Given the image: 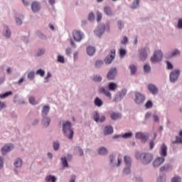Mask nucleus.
<instances>
[{"label":"nucleus","mask_w":182,"mask_h":182,"mask_svg":"<svg viewBox=\"0 0 182 182\" xmlns=\"http://www.w3.org/2000/svg\"><path fill=\"white\" fill-rule=\"evenodd\" d=\"M63 132L65 137H68L70 140L73 139L75 132H73V129H72V123H70V122L67 121L63 124Z\"/></svg>","instance_id":"obj_1"},{"label":"nucleus","mask_w":182,"mask_h":182,"mask_svg":"<svg viewBox=\"0 0 182 182\" xmlns=\"http://www.w3.org/2000/svg\"><path fill=\"white\" fill-rule=\"evenodd\" d=\"M161 59H163V53L161 50H156L151 58V63H156V62H161Z\"/></svg>","instance_id":"obj_2"},{"label":"nucleus","mask_w":182,"mask_h":182,"mask_svg":"<svg viewBox=\"0 0 182 182\" xmlns=\"http://www.w3.org/2000/svg\"><path fill=\"white\" fill-rule=\"evenodd\" d=\"M140 158L143 160L144 164H149L153 161V154L150 153L141 154Z\"/></svg>","instance_id":"obj_3"},{"label":"nucleus","mask_w":182,"mask_h":182,"mask_svg":"<svg viewBox=\"0 0 182 182\" xmlns=\"http://www.w3.org/2000/svg\"><path fill=\"white\" fill-rule=\"evenodd\" d=\"M116 56V50L115 49H112L110 51V55H107L105 59V63L107 65H109L110 63H112V62H113V59H114Z\"/></svg>","instance_id":"obj_4"},{"label":"nucleus","mask_w":182,"mask_h":182,"mask_svg":"<svg viewBox=\"0 0 182 182\" xmlns=\"http://www.w3.org/2000/svg\"><path fill=\"white\" fill-rule=\"evenodd\" d=\"M73 36L76 42H80L83 39V33L79 30H74L73 31Z\"/></svg>","instance_id":"obj_5"},{"label":"nucleus","mask_w":182,"mask_h":182,"mask_svg":"<svg viewBox=\"0 0 182 182\" xmlns=\"http://www.w3.org/2000/svg\"><path fill=\"white\" fill-rule=\"evenodd\" d=\"M178 76H180V70H176L172 71L169 75L170 81L172 83H174V82H176L177 79H178Z\"/></svg>","instance_id":"obj_6"},{"label":"nucleus","mask_w":182,"mask_h":182,"mask_svg":"<svg viewBox=\"0 0 182 182\" xmlns=\"http://www.w3.org/2000/svg\"><path fill=\"white\" fill-rule=\"evenodd\" d=\"M146 100L144 95L141 94L140 92H136L135 93V103L136 105H141Z\"/></svg>","instance_id":"obj_7"},{"label":"nucleus","mask_w":182,"mask_h":182,"mask_svg":"<svg viewBox=\"0 0 182 182\" xmlns=\"http://www.w3.org/2000/svg\"><path fill=\"white\" fill-rule=\"evenodd\" d=\"M135 139H140L143 143H146L149 139V134L137 132L135 135Z\"/></svg>","instance_id":"obj_8"},{"label":"nucleus","mask_w":182,"mask_h":182,"mask_svg":"<svg viewBox=\"0 0 182 182\" xmlns=\"http://www.w3.org/2000/svg\"><path fill=\"white\" fill-rule=\"evenodd\" d=\"M117 73V70L116 68H112L107 75V78L108 80H113L114 77H116V75Z\"/></svg>","instance_id":"obj_9"},{"label":"nucleus","mask_w":182,"mask_h":182,"mask_svg":"<svg viewBox=\"0 0 182 182\" xmlns=\"http://www.w3.org/2000/svg\"><path fill=\"white\" fill-rule=\"evenodd\" d=\"M14 147V144H12L4 145L1 149L2 154H6V153H8V151H11V150H12Z\"/></svg>","instance_id":"obj_10"},{"label":"nucleus","mask_w":182,"mask_h":182,"mask_svg":"<svg viewBox=\"0 0 182 182\" xmlns=\"http://www.w3.org/2000/svg\"><path fill=\"white\" fill-rule=\"evenodd\" d=\"M164 158L163 157H157L154 161V167H159L161 166L164 163Z\"/></svg>","instance_id":"obj_11"},{"label":"nucleus","mask_w":182,"mask_h":182,"mask_svg":"<svg viewBox=\"0 0 182 182\" xmlns=\"http://www.w3.org/2000/svg\"><path fill=\"white\" fill-rule=\"evenodd\" d=\"M148 90H149L150 93H152V95H157V93H159V89L153 84L148 85Z\"/></svg>","instance_id":"obj_12"},{"label":"nucleus","mask_w":182,"mask_h":182,"mask_svg":"<svg viewBox=\"0 0 182 182\" xmlns=\"http://www.w3.org/2000/svg\"><path fill=\"white\" fill-rule=\"evenodd\" d=\"M105 26L102 25L101 26L97 27V28L95 31V34L97 35V36H102L105 32Z\"/></svg>","instance_id":"obj_13"},{"label":"nucleus","mask_w":182,"mask_h":182,"mask_svg":"<svg viewBox=\"0 0 182 182\" xmlns=\"http://www.w3.org/2000/svg\"><path fill=\"white\" fill-rule=\"evenodd\" d=\"M140 60H146L147 59V48H142L140 50Z\"/></svg>","instance_id":"obj_14"},{"label":"nucleus","mask_w":182,"mask_h":182,"mask_svg":"<svg viewBox=\"0 0 182 182\" xmlns=\"http://www.w3.org/2000/svg\"><path fill=\"white\" fill-rule=\"evenodd\" d=\"M159 154L163 158H164V157H166V156H167V146H166V144H162V145L161 146V151L159 152Z\"/></svg>","instance_id":"obj_15"},{"label":"nucleus","mask_w":182,"mask_h":182,"mask_svg":"<svg viewBox=\"0 0 182 182\" xmlns=\"http://www.w3.org/2000/svg\"><path fill=\"white\" fill-rule=\"evenodd\" d=\"M41 9V4L36 1H33L31 4V10L33 12H39Z\"/></svg>","instance_id":"obj_16"},{"label":"nucleus","mask_w":182,"mask_h":182,"mask_svg":"<svg viewBox=\"0 0 182 182\" xmlns=\"http://www.w3.org/2000/svg\"><path fill=\"white\" fill-rule=\"evenodd\" d=\"M99 92H100V93H103V95L107 96V97L112 99V93H110V92L109 90H106V88H105L103 87H100L99 89Z\"/></svg>","instance_id":"obj_17"},{"label":"nucleus","mask_w":182,"mask_h":182,"mask_svg":"<svg viewBox=\"0 0 182 182\" xmlns=\"http://www.w3.org/2000/svg\"><path fill=\"white\" fill-rule=\"evenodd\" d=\"M113 133V127L111 126H106L104 129V134L106 136L107 134H112Z\"/></svg>","instance_id":"obj_18"},{"label":"nucleus","mask_w":182,"mask_h":182,"mask_svg":"<svg viewBox=\"0 0 182 182\" xmlns=\"http://www.w3.org/2000/svg\"><path fill=\"white\" fill-rule=\"evenodd\" d=\"M132 132L125 133L123 135H115L113 136V139H119V137H123L124 139H129V137H132Z\"/></svg>","instance_id":"obj_19"},{"label":"nucleus","mask_w":182,"mask_h":182,"mask_svg":"<svg viewBox=\"0 0 182 182\" xmlns=\"http://www.w3.org/2000/svg\"><path fill=\"white\" fill-rule=\"evenodd\" d=\"M124 164L127 166L130 167V166H132V158H130V156H125L124 157Z\"/></svg>","instance_id":"obj_20"},{"label":"nucleus","mask_w":182,"mask_h":182,"mask_svg":"<svg viewBox=\"0 0 182 182\" xmlns=\"http://www.w3.org/2000/svg\"><path fill=\"white\" fill-rule=\"evenodd\" d=\"M94 103L97 107H101V106H103V101H102L99 97H95Z\"/></svg>","instance_id":"obj_21"},{"label":"nucleus","mask_w":182,"mask_h":182,"mask_svg":"<svg viewBox=\"0 0 182 182\" xmlns=\"http://www.w3.org/2000/svg\"><path fill=\"white\" fill-rule=\"evenodd\" d=\"M46 182H56V176L48 175L45 178Z\"/></svg>","instance_id":"obj_22"},{"label":"nucleus","mask_w":182,"mask_h":182,"mask_svg":"<svg viewBox=\"0 0 182 182\" xmlns=\"http://www.w3.org/2000/svg\"><path fill=\"white\" fill-rule=\"evenodd\" d=\"M109 90H111V92H114L116 89H117V84L114 82H109L108 85Z\"/></svg>","instance_id":"obj_23"},{"label":"nucleus","mask_w":182,"mask_h":182,"mask_svg":"<svg viewBox=\"0 0 182 182\" xmlns=\"http://www.w3.org/2000/svg\"><path fill=\"white\" fill-rule=\"evenodd\" d=\"M104 12L108 16H112L113 15V12L112 11V9L109 6L104 7Z\"/></svg>","instance_id":"obj_24"},{"label":"nucleus","mask_w":182,"mask_h":182,"mask_svg":"<svg viewBox=\"0 0 182 182\" xmlns=\"http://www.w3.org/2000/svg\"><path fill=\"white\" fill-rule=\"evenodd\" d=\"M122 117V114L120 113L112 112L111 114L112 120H117V119H120Z\"/></svg>","instance_id":"obj_25"},{"label":"nucleus","mask_w":182,"mask_h":182,"mask_svg":"<svg viewBox=\"0 0 182 182\" xmlns=\"http://www.w3.org/2000/svg\"><path fill=\"white\" fill-rule=\"evenodd\" d=\"M96 51V50L95 49V48L93 47H88L87 48V55H89L90 56H92V55H95V52Z\"/></svg>","instance_id":"obj_26"},{"label":"nucleus","mask_w":182,"mask_h":182,"mask_svg":"<svg viewBox=\"0 0 182 182\" xmlns=\"http://www.w3.org/2000/svg\"><path fill=\"white\" fill-rule=\"evenodd\" d=\"M50 124V118H49V117H44L43 119V126H45L46 127H48V126H49Z\"/></svg>","instance_id":"obj_27"},{"label":"nucleus","mask_w":182,"mask_h":182,"mask_svg":"<svg viewBox=\"0 0 182 182\" xmlns=\"http://www.w3.org/2000/svg\"><path fill=\"white\" fill-rule=\"evenodd\" d=\"M107 153V149H106V147L102 146L100 148V149L98 150V154H101L102 156L106 155Z\"/></svg>","instance_id":"obj_28"},{"label":"nucleus","mask_w":182,"mask_h":182,"mask_svg":"<svg viewBox=\"0 0 182 182\" xmlns=\"http://www.w3.org/2000/svg\"><path fill=\"white\" fill-rule=\"evenodd\" d=\"M100 119V115L99 114V112L95 111L93 114V120L94 122H96V123H98L99 120Z\"/></svg>","instance_id":"obj_29"},{"label":"nucleus","mask_w":182,"mask_h":182,"mask_svg":"<svg viewBox=\"0 0 182 182\" xmlns=\"http://www.w3.org/2000/svg\"><path fill=\"white\" fill-rule=\"evenodd\" d=\"M129 70L131 72V75H134L136 72H137V68L134 65H131L129 66Z\"/></svg>","instance_id":"obj_30"},{"label":"nucleus","mask_w":182,"mask_h":182,"mask_svg":"<svg viewBox=\"0 0 182 182\" xmlns=\"http://www.w3.org/2000/svg\"><path fill=\"white\" fill-rule=\"evenodd\" d=\"M14 166L15 167H21V166H22V159H17L15 161H14Z\"/></svg>","instance_id":"obj_31"},{"label":"nucleus","mask_w":182,"mask_h":182,"mask_svg":"<svg viewBox=\"0 0 182 182\" xmlns=\"http://www.w3.org/2000/svg\"><path fill=\"white\" fill-rule=\"evenodd\" d=\"M140 0H134L132 5L131 6L132 9H136L138 8Z\"/></svg>","instance_id":"obj_32"},{"label":"nucleus","mask_w":182,"mask_h":182,"mask_svg":"<svg viewBox=\"0 0 182 182\" xmlns=\"http://www.w3.org/2000/svg\"><path fill=\"white\" fill-rule=\"evenodd\" d=\"M12 95V92L9 91L5 92L4 94H0V99H5V97H8Z\"/></svg>","instance_id":"obj_33"},{"label":"nucleus","mask_w":182,"mask_h":182,"mask_svg":"<svg viewBox=\"0 0 182 182\" xmlns=\"http://www.w3.org/2000/svg\"><path fill=\"white\" fill-rule=\"evenodd\" d=\"M49 113V107L48 106H44L42 111L43 116H46Z\"/></svg>","instance_id":"obj_34"},{"label":"nucleus","mask_w":182,"mask_h":182,"mask_svg":"<svg viewBox=\"0 0 182 182\" xmlns=\"http://www.w3.org/2000/svg\"><path fill=\"white\" fill-rule=\"evenodd\" d=\"M75 151L78 152L80 156H83V149H81L80 146H77L75 148Z\"/></svg>","instance_id":"obj_35"},{"label":"nucleus","mask_w":182,"mask_h":182,"mask_svg":"<svg viewBox=\"0 0 182 182\" xmlns=\"http://www.w3.org/2000/svg\"><path fill=\"white\" fill-rule=\"evenodd\" d=\"M176 141H172L173 144H182V139L179 136H176Z\"/></svg>","instance_id":"obj_36"},{"label":"nucleus","mask_w":182,"mask_h":182,"mask_svg":"<svg viewBox=\"0 0 182 182\" xmlns=\"http://www.w3.org/2000/svg\"><path fill=\"white\" fill-rule=\"evenodd\" d=\"M102 66H103V61L97 60L95 62V68H102Z\"/></svg>","instance_id":"obj_37"},{"label":"nucleus","mask_w":182,"mask_h":182,"mask_svg":"<svg viewBox=\"0 0 182 182\" xmlns=\"http://www.w3.org/2000/svg\"><path fill=\"white\" fill-rule=\"evenodd\" d=\"M36 75H39L41 77H43V76H45V71L42 69H39L36 71Z\"/></svg>","instance_id":"obj_38"},{"label":"nucleus","mask_w":182,"mask_h":182,"mask_svg":"<svg viewBox=\"0 0 182 182\" xmlns=\"http://www.w3.org/2000/svg\"><path fill=\"white\" fill-rule=\"evenodd\" d=\"M144 70L146 73H149V72L151 70L150 65H149V64H145L144 65Z\"/></svg>","instance_id":"obj_39"},{"label":"nucleus","mask_w":182,"mask_h":182,"mask_svg":"<svg viewBox=\"0 0 182 182\" xmlns=\"http://www.w3.org/2000/svg\"><path fill=\"white\" fill-rule=\"evenodd\" d=\"M102 18H103L102 13L97 11V22H100V21H102Z\"/></svg>","instance_id":"obj_40"},{"label":"nucleus","mask_w":182,"mask_h":182,"mask_svg":"<svg viewBox=\"0 0 182 182\" xmlns=\"http://www.w3.org/2000/svg\"><path fill=\"white\" fill-rule=\"evenodd\" d=\"M170 167L171 166L168 164L164 165V166L160 168V171H166L168 170V168H170Z\"/></svg>","instance_id":"obj_41"},{"label":"nucleus","mask_w":182,"mask_h":182,"mask_svg":"<svg viewBox=\"0 0 182 182\" xmlns=\"http://www.w3.org/2000/svg\"><path fill=\"white\" fill-rule=\"evenodd\" d=\"M117 26L119 30H122V29H123V28H124V23L123 22H122V21H118Z\"/></svg>","instance_id":"obj_42"},{"label":"nucleus","mask_w":182,"mask_h":182,"mask_svg":"<svg viewBox=\"0 0 182 182\" xmlns=\"http://www.w3.org/2000/svg\"><path fill=\"white\" fill-rule=\"evenodd\" d=\"M35 77V72L31 71L28 74V78L32 80Z\"/></svg>","instance_id":"obj_43"},{"label":"nucleus","mask_w":182,"mask_h":182,"mask_svg":"<svg viewBox=\"0 0 182 182\" xmlns=\"http://www.w3.org/2000/svg\"><path fill=\"white\" fill-rule=\"evenodd\" d=\"M145 107L146 109H151V107H153V102L151 101H148L146 104H145Z\"/></svg>","instance_id":"obj_44"},{"label":"nucleus","mask_w":182,"mask_h":182,"mask_svg":"<svg viewBox=\"0 0 182 182\" xmlns=\"http://www.w3.org/2000/svg\"><path fill=\"white\" fill-rule=\"evenodd\" d=\"M61 161L63 167H68V159H66V157L61 158Z\"/></svg>","instance_id":"obj_45"},{"label":"nucleus","mask_w":182,"mask_h":182,"mask_svg":"<svg viewBox=\"0 0 182 182\" xmlns=\"http://www.w3.org/2000/svg\"><path fill=\"white\" fill-rule=\"evenodd\" d=\"M181 178L179 176H174L171 179V182H181Z\"/></svg>","instance_id":"obj_46"},{"label":"nucleus","mask_w":182,"mask_h":182,"mask_svg":"<svg viewBox=\"0 0 182 182\" xmlns=\"http://www.w3.org/2000/svg\"><path fill=\"white\" fill-rule=\"evenodd\" d=\"M93 80L95 82H101L102 77L100 75H95V76H94Z\"/></svg>","instance_id":"obj_47"},{"label":"nucleus","mask_w":182,"mask_h":182,"mask_svg":"<svg viewBox=\"0 0 182 182\" xmlns=\"http://www.w3.org/2000/svg\"><path fill=\"white\" fill-rule=\"evenodd\" d=\"M177 55H180V51L177 49L174 50L172 53H171V57H174V56H177Z\"/></svg>","instance_id":"obj_48"},{"label":"nucleus","mask_w":182,"mask_h":182,"mask_svg":"<svg viewBox=\"0 0 182 182\" xmlns=\"http://www.w3.org/2000/svg\"><path fill=\"white\" fill-rule=\"evenodd\" d=\"M58 62H60V63H65V58H63V56L58 55Z\"/></svg>","instance_id":"obj_49"},{"label":"nucleus","mask_w":182,"mask_h":182,"mask_svg":"<svg viewBox=\"0 0 182 182\" xmlns=\"http://www.w3.org/2000/svg\"><path fill=\"white\" fill-rule=\"evenodd\" d=\"M124 174H130V166H127L124 171H123Z\"/></svg>","instance_id":"obj_50"},{"label":"nucleus","mask_w":182,"mask_h":182,"mask_svg":"<svg viewBox=\"0 0 182 182\" xmlns=\"http://www.w3.org/2000/svg\"><path fill=\"white\" fill-rule=\"evenodd\" d=\"M6 34L5 36L6 38H11V31H9V28H8V27L6 26Z\"/></svg>","instance_id":"obj_51"},{"label":"nucleus","mask_w":182,"mask_h":182,"mask_svg":"<svg viewBox=\"0 0 182 182\" xmlns=\"http://www.w3.org/2000/svg\"><path fill=\"white\" fill-rule=\"evenodd\" d=\"M124 55H126V50H123V49H119V56L121 58H123V56H124Z\"/></svg>","instance_id":"obj_52"},{"label":"nucleus","mask_w":182,"mask_h":182,"mask_svg":"<svg viewBox=\"0 0 182 182\" xmlns=\"http://www.w3.org/2000/svg\"><path fill=\"white\" fill-rule=\"evenodd\" d=\"M29 102H30L31 105H36V102L35 101V97H29Z\"/></svg>","instance_id":"obj_53"},{"label":"nucleus","mask_w":182,"mask_h":182,"mask_svg":"<svg viewBox=\"0 0 182 182\" xmlns=\"http://www.w3.org/2000/svg\"><path fill=\"white\" fill-rule=\"evenodd\" d=\"M166 65H167V69H168L169 70H173V64L171 63L168 61H166Z\"/></svg>","instance_id":"obj_54"},{"label":"nucleus","mask_w":182,"mask_h":182,"mask_svg":"<svg viewBox=\"0 0 182 182\" xmlns=\"http://www.w3.org/2000/svg\"><path fill=\"white\" fill-rule=\"evenodd\" d=\"M166 181V176L164 175L163 176H159L158 178V182H164Z\"/></svg>","instance_id":"obj_55"},{"label":"nucleus","mask_w":182,"mask_h":182,"mask_svg":"<svg viewBox=\"0 0 182 182\" xmlns=\"http://www.w3.org/2000/svg\"><path fill=\"white\" fill-rule=\"evenodd\" d=\"M49 77H52V74H50V73L48 72L47 73V76L45 77L46 82H49Z\"/></svg>","instance_id":"obj_56"},{"label":"nucleus","mask_w":182,"mask_h":182,"mask_svg":"<svg viewBox=\"0 0 182 182\" xmlns=\"http://www.w3.org/2000/svg\"><path fill=\"white\" fill-rule=\"evenodd\" d=\"M45 53V50L44 49H40L37 53L38 56H42Z\"/></svg>","instance_id":"obj_57"},{"label":"nucleus","mask_w":182,"mask_h":182,"mask_svg":"<svg viewBox=\"0 0 182 182\" xmlns=\"http://www.w3.org/2000/svg\"><path fill=\"white\" fill-rule=\"evenodd\" d=\"M89 21H93L95 19V14L93 13H90L88 16Z\"/></svg>","instance_id":"obj_58"},{"label":"nucleus","mask_w":182,"mask_h":182,"mask_svg":"<svg viewBox=\"0 0 182 182\" xmlns=\"http://www.w3.org/2000/svg\"><path fill=\"white\" fill-rule=\"evenodd\" d=\"M53 149L54 150H59V143L55 142L53 144Z\"/></svg>","instance_id":"obj_59"},{"label":"nucleus","mask_w":182,"mask_h":182,"mask_svg":"<svg viewBox=\"0 0 182 182\" xmlns=\"http://www.w3.org/2000/svg\"><path fill=\"white\" fill-rule=\"evenodd\" d=\"M178 29H182V19H179L178 21Z\"/></svg>","instance_id":"obj_60"},{"label":"nucleus","mask_w":182,"mask_h":182,"mask_svg":"<svg viewBox=\"0 0 182 182\" xmlns=\"http://www.w3.org/2000/svg\"><path fill=\"white\" fill-rule=\"evenodd\" d=\"M128 42V39L127 37H124L123 40H122L121 43H122V45H126V43H127Z\"/></svg>","instance_id":"obj_61"},{"label":"nucleus","mask_w":182,"mask_h":182,"mask_svg":"<svg viewBox=\"0 0 182 182\" xmlns=\"http://www.w3.org/2000/svg\"><path fill=\"white\" fill-rule=\"evenodd\" d=\"M105 120H106V117H105V115H102L100 117L99 122H100V123H103V122H105Z\"/></svg>","instance_id":"obj_62"},{"label":"nucleus","mask_w":182,"mask_h":182,"mask_svg":"<svg viewBox=\"0 0 182 182\" xmlns=\"http://www.w3.org/2000/svg\"><path fill=\"white\" fill-rule=\"evenodd\" d=\"M16 22L17 25H22V20H21L18 18H16Z\"/></svg>","instance_id":"obj_63"},{"label":"nucleus","mask_w":182,"mask_h":182,"mask_svg":"<svg viewBox=\"0 0 182 182\" xmlns=\"http://www.w3.org/2000/svg\"><path fill=\"white\" fill-rule=\"evenodd\" d=\"M153 117L154 122H159V116H157V114H154Z\"/></svg>","instance_id":"obj_64"}]
</instances>
